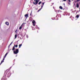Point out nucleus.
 <instances>
[{"mask_svg": "<svg viewBox=\"0 0 80 80\" xmlns=\"http://www.w3.org/2000/svg\"><path fill=\"white\" fill-rule=\"evenodd\" d=\"M41 10H42V8H40V9L38 11V12H40V11Z\"/></svg>", "mask_w": 80, "mask_h": 80, "instance_id": "obj_17", "label": "nucleus"}, {"mask_svg": "<svg viewBox=\"0 0 80 80\" xmlns=\"http://www.w3.org/2000/svg\"><path fill=\"white\" fill-rule=\"evenodd\" d=\"M67 1V0H63L62 2H66Z\"/></svg>", "mask_w": 80, "mask_h": 80, "instance_id": "obj_21", "label": "nucleus"}, {"mask_svg": "<svg viewBox=\"0 0 80 80\" xmlns=\"http://www.w3.org/2000/svg\"><path fill=\"white\" fill-rule=\"evenodd\" d=\"M76 5V7H77V8H78L79 7V5H78V3H77Z\"/></svg>", "mask_w": 80, "mask_h": 80, "instance_id": "obj_6", "label": "nucleus"}, {"mask_svg": "<svg viewBox=\"0 0 80 80\" xmlns=\"http://www.w3.org/2000/svg\"><path fill=\"white\" fill-rule=\"evenodd\" d=\"M25 17H26V18H28V14H26L25 15Z\"/></svg>", "mask_w": 80, "mask_h": 80, "instance_id": "obj_5", "label": "nucleus"}, {"mask_svg": "<svg viewBox=\"0 0 80 80\" xmlns=\"http://www.w3.org/2000/svg\"><path fill=\"white\" fill-rule=\"evenodd\" d=\"M5 58H3L2 60H5Z\"/></svg>", "mask_w": 80, "mask_h": 80, "instance_id": "obj_24", "label": "nucleus"}, {"mask_svg": "<svg viewBox=\"0 0 80 80\" xmlns=\"http://www.w3.org/2000/svg\"><path fill=\"white\" fill-rule=\"evenodd\" d=\"M22 26L20 27H19V30H21V29H22Z\"/></svg>", "mask_w": 80, "mask_h": 80, "instance_id": "obj_16", "label": "nucleus"}, {"mask_svg": "<svg viewBox=\"0 0 80 80\" xmlns=\"http://www.w3.org/2000/svg\"><path fill=\"white\" fill-rule=\"evenodd\" d=\"M12 45V44L10 43V44L9 45L10 46V45Z\"/></svg>", "mask_w": 80, "mask_h": 80, "instance_id": "obj_31", "label": "nucleus"}, {"mask_svg": "<svg viewBox=\"0 0 80 80\" xmlns=\"http://www.w3.org/2000/svg\"><path fill=\"white\" fill-rule=\"evenodd\" d=\"M18 49H16V51H13V53L14 54H17V53H18Z\"/></svg>", "mask_w": 80, "mask_h": 80, "instance_id": "obj_2", "label": "nucleus"}, {"mask_svg": "<svg viewBox=\"0 0 80 80\" xmlns=\"http://www.w3.org/2000/svg\"><path fill=\"white\" fill-rule=\"evenodd\" d=\"M14 46L16 48H17V47H18V45L17 44L15 45V44H14Z\"/></svg>", "mask_w": 80, "mask_h": 80, "instance_id": "obj_8", "label": "nucleus"}, {"mask_svg": "<svg viewBox=\"0 0 80 80\" xmlns=\"http://www.w3.org/2000/svg\"><path fill=\"white\" fill-rule=\"evenodd\" d=\"M17 37V34H16L15 36V38H16Z\"/></svg>", "mask_w": 80, "mask_h": 80, "instance_id": "obj_15", "label": "nucleus"}, {"mask_svg": "<svg viewBox=\"0 0 80 80\" xmlns=\"http://www.w3.org/2000/svg\"><path fill=\"white\" fill-rule=\"evenodd\" d=\"M68 4H69V5H70V2H68Z\"/></svg>", "mask_w": 80, "mask_h": 80, "instance_id": "obj_26", "label": "nucleus"}, {"mask_svg": "<svg viewBox=\"0 0 80 80\" xmlns=\"http://www.w3.org/2000/svg\"><path fill=\"white\" fill-rule=\"evenodd\" d=\"M5 57H6V56H5L3 58H5Z\"/></svg>", "mask_w": 80, "mask_h": 80, "instance_id": "obj_29", "label": "nucleus"}, {"mask_svg": "<svg viewBox=\"0 0 80 80\" xmlns=\"http://www.w3.org/2000/svg\"><path fill=\"white\" fill-rule=\"evenodd\" d=\"M12 50L13 51L14 50H15V47L13 46V47L12 49Z\"/></svg>", "mask_w": 80, "mask_h": 80, "instance_id": "obj_14", "label": "nucleus"}, {"mask_svg": "<svg viewBox=\"0 0 80 80\" xmlns=\"http://www.w3.org/2000/svg\"><path fill=\"white\" fill-rule=\"evenodd\" d=\"M5 23L6 25H9V23H8V22H6Z\"/></svg>", "mask_w": 80, "mask_h": 80, "instance_id": "obj_9", "label": "nucleus"}, {"mask_svg": "<svg viewBox=\"0 0 80 80\" xmlns=\"http://www.w3.org/2000/svg\"><path fill=\"white\" fill-rule=\"evenodd\" d=\"M22 44H19V48H20V47H21V46H22Z\"/></svg>", "mask_w": 80, "mask_h": 80, "instance_id": "obj_10", "label": "nucleus"}, {"mask_svg": "<svg viewBox=\"0 0 80 80\" xmlns=\"http://www.w3.org/2000/svg\"><path fill=\"white\" fill-rule=\"evenodd\" d=\"M41 3H42V2H41V1H40L38 3V5H40V4H41Z\"/></svg>", "mask_w": 80, "mask_h": 80, "instance_id": "obj_18", "label": "nucleus"}, {"mask_svg": "<svg viewBox=\"0 0 80 80\" xmlns=\"http://www.w3.org/2000/svg\"><path fill=\"white\" fill-rule=\"evenodd\" d=\"M32 23H35V21L34 20H33L32 21Z\"/></svg>", "mask_w": 80, "mask_h": 80, "instance_id": "obj_13", "label": "nucleus"}, {"mask_svg": "<svg viewBox=\"0 0 80 80\" xmlns=\"http://www.w3.org/2000/svg\"><path fill=\"white\" fill-rule=\"evenodd\" d=\"M30 15H31V16L32 15H31V13L30 14Z\"/></svg>", "mask_w": 80, "mask_h": 80, "instance_id": "obj_34", "label": "nucleus"}, {"mask_svg": "<svg viewBox=\"0 0 80 80\" xmlns=\"http://www.w3.org/2000/svg\"><path fill=\"white\" fill-rule=\"evenodd\" d=\"M11 75V72H9L7 74V77L8 78H9V77H10Z\"/></svg>", "mask_w": 80, "mask_h": 80, "instance_id": "obj_4", "label": "nucleus"}, {"mask_svg": "<svg viewBox=\"0 0 80 80\" xmlns=\"http://www.w3.org/2000/svg\"><path fill=\"white\" fill-rule=\"evenodd\" d=\"M68 1L70 3V2H71V1L70 0H68Z\"/></svg>", "mask_w": 80, "mask_h": 80, "instance_id": "obj_20", "label": "nucleus"}, {"mask_svg": "<svg viewBox=\"0 0 80 80\" xmlns=\"http://www.w3.org/2000/svg\"><path fill=\"white\" fill-rule=\"evenodd\" d=\"M10 45L8 46L9 47H10Z\"/></svg>", "mask_w": 80, "mask_h": 80, "instance_id": "obj_32", "label": "nucleus"}, {"mask_svg": "<svg viewBox=\"0 0 80 80\" xmlns=\"http://www.w3.org/2000/svg\"><path fill=\"white\" fill-rule=\"evenodd\" d=\"M7 55H8V52L6 53L5 54V55L6 56Z\"/></svg>", "mask_w": 80, "mask_h": 80, "instance_id": "obj_23", "label": "nucleus"}, {"mask_svg": "<svg viewBox=\"0 0 80 80\" xmlns=\"http://www.w3.org/2000/svg\"><path fill=\"white\" fill-rule=\"evenodd\" d=\"M4 62V60H2V61H1V62L0 63V65H1L2 64V62Z\"/></svg>", "mask_w": 80, "mask_h": 80, "instance_id": "obj_11", "label": "nucleus"}, {"mask_svg": "<svg viewBox=\"0 0 80 80\" xmlns=\"http://www.w3.org/2000/svg\"><path fill=\"white\" fill-rule=\"evenodd\" d=\"M43 5H42V6H41V8L42 9V8H43Z\"/></svg>", "mask_w": 80, "mask_h": 80, "instance_id": "obj_19", "label": "nucleus"}, {"mask_svg": "<svg viewBox=\"0 0 80 80\" xmlns=\"http://www.w3.org/2000/svg\"><path fill=\"white\" fill-rule=\"evenodd\" d=\"M33 24V26H35V23H32Z\"/></svg>", "mask_w": 80, "mask_h": 80, "instance_id": "obj_22", "label": "nucleus"}, {"mask_svg": "<svg viewBox=\"0 0 80 80\" xmlns=\"http://www.w3.org/2000/svg\"><path fill=\"white\" fill-rule=\"evenodd\" d=\"M76 18H79V15H77L76 17Z\"/></svg>", "mask_w": 80, "mask_h": 80, "instance_id": "obj_7", "label": "nucleus"}, {"mask_svg": "<svg viewBox=\"0 0 80 80\" xmlns=\"http://www.w3.org/2000/svg\"><path fill=\"white\" fill-rule=\"evenodd\" d=\"M75 5V3H74V5Z\"/></svg>", "mask_w": 80, "mask_h": 80, "instance_id": "obj_35", "label": "nucleus"}, {"mask_svg": "<svg viewBox=\"0 0 80 80\" xmlns=\"http://www.w3.org/2000/svg\"><path fill=\"white\" fill-rule=\"evenodd\" d=\"M13 43V42H12L11 43V44H12Z\"/></svg>", "mask_w": 80, "mask_h": 80, "instance_id": "obj_28", "label": "nucleus"}, {"mask_svg": "<svg viewBox=\"0 0 80 80\" xmlns=\"http://www.w3.org/2000/svg\"><path fill=\"white\" fill-rule=\"evenodd\" d=\"M78 1H80V0H77V2H78Z\"/></svg>", "mask_w": 80, "mask_h": 80, "instance_id": "obj_27", "label": "nucleus"}, {"mask_svg": "<svg viewBox=\"0 0 80 80\" xmlns=\"http://www.w3.org/2000/svg\"><path fill=\"white\" fill-rule=\"evenodd\" d=\"M72 0V1H73V0Z\"/></svg>", "mask_w": 80, "mask_h": 80, "instance_id": "obj_36", "label": "nucleus"}, {"mask_svg": "<svg viewBox=\"0 0 80 80\" xmlns=\"http://www.w3.org/2000/svg\"><path fill=\"white\" fill-rule=\"evenodd\" d=\"M59 8L61 10H62V9H63V8H62V6H60Z\"/></svg>", "mask_w": 80, "mask_h": 80, "instance_id": "obj_12", "label": "nucleus"}, {"mask_svg": "<svg viewBox=\"0 0 80 80\" xmlns=\"http://www.w3.org/2000/svg\"><path fill=\"white\" fill-rule=\"evenodd\" d=\"M17 30H16V31H15V32H17Z\"/></svg>", "mask_w": 80, "mask_h": 80, "instance_id": "obj_30", "label": "nucleus"}, {"mask_svg": "<svg viewBox=\"0 0 80 80\" xmlns=\"http://www.w3.org/2000/svg\"><path fill=\"white\" fill-rule=\"evenodd\" d=\"M34 2H33V4L37 5V4L38 3V2H39V1L38 0H34Z\"/></svg>", "mask_w": 80, "mask_h": 80, "instance_id": "obj_3", "label": "nucleus"}, {"mask_svg": "<svg viewBox=\"0 0 80 80\" xmlns=\"http://www.w3.org/2000/svg\"><path fill=\"white\" fill-rule=\"evenodd\" d=\"M5 56H6H6H7V55H6L5 54Z\"/></svg>", "mask_w": 80, "mask_h": 80, "instance_id": "obj_33", "label": "nucleus"}, {"mask_svg": "<svg viewBox=\"0 0 80 80\" xmlns=\"http://www.w3.org/2000/svg\"><path fill=\"white\" fill-rule=\"evenodd\" d=\"M44 3H45V2H43L42 3V5H44Z\"/></svg>", "mask_w": 80, "mask_h": 80, "instance_id": "obj_25", "label": "nucleus"}, {"mask_svg": "<svg viewBox=\"0 0 80 80\" xmlns=\"http://www.w3.org/2000/svg\"><path fill=\"white\" fill-rule=\"evenodd\" d=\"M9 72V70H7L5 72V73H4L3 76L2 77V78L1 80H7V78H6V74L8 73Z\"/></svg>", "mask_w": 80, "mask_h": 80, "instance_id": "obj_1", "label": "nucleus"}]
</instances>
